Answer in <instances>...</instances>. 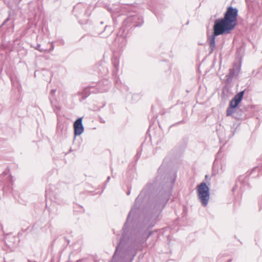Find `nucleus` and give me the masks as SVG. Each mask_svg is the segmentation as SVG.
Segmentation results:
<instances>
[{
	"label": "nucleus",
	"instance_id": "obj_21",
	"mask_svg": "<svg viewBox=\"0 0 262 262\" xmlns=\"http://www.w3.org/2000/svg\"><path fill=\"white\" fill-rule=\"evenodd\" d=\"M51 48L50 49H49V50L48 49V51L49 52H50L54 50V45L53 43H51Z\"/></svg>",
	"mask_w": 262,
	"mask_h": 262
},
{
	"label": "nucleus",
	"instance_id": "obj_8",
	"mask_svg": "<svg viewBox=\"0 0 262 262\" xmlns=\"http://www.w3.org/2000/svg\"><path fill=\"white\" fill-rule=\"evenodd\" d=\"M241 68V62L239 61H235L233 64V68L229 69V74L226 76V83H229L232 81L234 76L239 73Z\"/></svg>",
	"mask_w": 262,
	"mask_h": 262
},
{
	"label": "nucleus",
	"instance_id": "obj_37",
	"mask_svg": "<svg viewBox=\"0 0 262 262\" xmlns=\"http://www.w3.org/2000/svg\"><path fill=\"white\" fill-rule=\"evenodd\" d=\"M103 34V32H100V33H99V35H101V34Z\"/></svg>",
	"mask_w": 262,
	"mask_h": 262
},
{
	"label": "nucleus",
	"instance_id": "obj_33",
	"mask_svg": "<svg viewBox=\"0 0 262 262\" xmlns=\"http://www.w3.org/2000/svg\"><path fill=\"white\" fill-rule=\"evenodd\" d=\"M183 123H184V122L183 120H182V121H181L180 122H178V124Z\"/></svg>",
	"mask_w": 262,
	"mask_h": 262
},
{
	"label": "nucleus",
	"instance_id": "obj_4",
	"mask_svg": "<svg viewBox=\"0 0 262 262\" xmlns=\"http://www.w3.org/2000/svg\"><path fill=\"white\" fill-rule=\"evenodd\" d=\"M245 90L237 93L230 101L228 107L226 111V116H232L237 120H242L245 118L246 114L243 108H241L239 104L241 103Z\"/></svg>",
	"mask_w": 262,
	"mask_h": 262
},
{
	"label": "nucleus",
	"instance_id": "obj_23",
	"mask_svg": "<svg viewBox=\"0 0 262 262\" xmlns=\"http://www.w3.org/2000/svg\"><path fill=\"white\" fill-rule=\"evenodd\" d=\"M128 7H129V6H124L123 7H122V8H121V11H123L124 9V10H127V9H128Z\"/></svg>",
	"mask_w": 262,
	"mask_h": 262
},
{
	"label": "nucleus",
	"instance_id": "obj_24",
	"mask_svg": "<svg viewBox=\"0 0 262 262\" xmlns=\"http://www.w3.org/2000/svg\"><path fill=\"white\" fill-rule=\"evenodd\" d=\"M9 20V18H7V19H6L3 22V23L2 24V26L3 25H5L6 23Z\"/></svg>",
	"mask_w": 262,
	"mask_h": 262
},
{
	"label": "nucleus",
	"instance_id": "obj_13",
	"mask_svg": "<svg viewBox=\"0 0 262 262\" xmlns=\"http://www.w3.org/2000/svg\"><path fill=\"white\" fill-rule=\"evenodd\" d=\"M67 127H64L63 125L62 124H57V132L58 134L60 135L64 134L67 131Z\"/></svg>",
	"mask_w": 262,
	"mask_h": 262
},
{
	"label": "nucleus",
	"instance_id": "obj_25",
	"mask_svg": "<svg viewBox=\"0 0 262 262\" xmlns=\"http://www.w3.org/2000/svg\"><path fill=\"white\" fill-rule=\"evenodd\" d=\"M6 183H7V184H5V185H7L8 187H10L12 185V183L11 184H9V183L8 182V180H7V182Z\"/></svg>",
	"mask_w": 262,
	"mask_h": 262
},
{
	"label": "nucleus",
	"instance_id": "obj_22",
	"mask_svg": "<svg viewBox=\"0 0 262 262\" xmlns=\"http://www.w3.org/2000/svg\"><path fill=\"white\" fill-rule=\"evenodd\" d=\"M235 129L234 127V125L231 127V131L232 132V136H233L234 134V132H235Z\"/></svg>",
	"mask_w": 262,
	"mask_h": 262
},
{
	"label": "nucleus",
	"instance_id": "obj_1",
	"mask_svg": "<svg viewBox=\"0 0 262 262\" xmlns=\"http://www.w3.org/2000/svg\"><path fill=\"white\" fill-rule=\"evenodd\" d=\"M135 200L122 228L123 233L110 262H133L137 251L151 235V229L172 194L177 172L162 164Z\"/></svg>",
	"mask_w": 262,
	"mask_h": 262
},
{
	"label": "nucleus",
	"instance_id": "obj_30",
	"mask_svg": "<svg viewBox=\"0 0 262 262\" xmlns=\"http://www.w3.org/2000/svg\"><path fill=\"white\" fill-rule=\"evenodd\" d=\"M85 14L86 15H89L90 14H89L88 10H86L85 12Z\"/></svg>",
	"mask_w": 262,
	"mask_h": 262
},
{
	"label": "nucleus",
	"instance_id": "obj_3",
	"mask_svg": "<svg viewBox=\"0 0 262 262\" xmlns=\"http://www.w3.org/2000/svg\"><path fill=\"white\" fill-rule=\"evenodd\" d=\"M144 23L143 17L135 12L129 13L124 20L122 27L120 28L117 36L126 38L129 31L132 28L141 26Z\"/></svg>",
	"mask_w": 262,
	"mask_h": 262
},
{
	"label": "nucleus",
	"instance_id": "obj_12",
	"mask_svg": "<svg viewBox=\"0 0 262 262\" xmlns=\"http://www.w3.org/2000/svg\"><path fill=\"white\" fill-rule=\"evenodd\" d=\"M55 92H56V90L55 89H52L50 91V94H49V100L50 101V103H51V104L52 105V106L54 112H56V110L59 109V107L56 106V105H54L53 104V100L52 99L54 98V96Z\"/></svg>",
	"mask_w": 262,
	"mask_h": 262
},
{
	"label": "nucleus",
	"instance_id": "obj_15",
	"mask_svg": "<svg viewBox=\"0 0 262 262\" xmlns=\"http://www.w3.org/2000/svg\"><path fill=\"white\" fill-rule=\"evenodd\" d=\"M119 9L120 8H114V7L113 8H111V7L107 8L108 11L112 14V18H113L114 22H115V20H114V18L115 17V13L119 12Z\"/></svg>",
	"mask_w": 262,
	"mask_h": 262
},
{
	"label": "nucleus",
	"instance_id": "obj_36",
	"mask_svg": "<svg viewBox=\"0 0 262 262\" xmlns=\"http://www.w3.org/2000/svg\"><path fill=\"white\" fill-rule=\"evenodd\" d=\"M232 260V259H229L227 262H231Z\"/></svg>",
	"mask_w": 262,
	"mask_h": 262
},
{
	"label": "nucleus",
	"instance_id": "obj_17",
	"mask_svg": "<svg viewBox=\"0 0 262 262\" xmlns=\"http://www.w3.org/2000/svg\"><path fill=\"white\" fill-rule=\"evenodd\" d=\"M85 5L84 4L78 3L73 8V12H76V11L79 10L80 9L83 8L85 7Z\"/></svg>",
	"mask_w": 262,
	"mask_h": 262
},
{
	"label": "nucleus",
	"instance_id": "obj_6",
	"mask_svg": "<svg viewBox=\"0 0 262 262\" xmlns=\"http://www.w3.org/2000/svg\"><path fill=\"white\" fill-rule=\"evenodd\" d=\"M198 197L202 205L206 207L210 199L209 187L204 182H201L196 186Z\"/></svg>",
	"mask_w": 262,
	"mask_h": 262
},
{
	"label": "nucleus",
	"instance_id": "obj_20",
	"mask_svg": "<svg viewBox=\"0 0 262 262\" xmlns=\"http://www.w3.org/2000/svg\"><path fill=\"white\" fill-rule=\"evenodd\" d=\"M11 2H14L17 6L21 0H10Z\"/></svg>",
	"mask_w": 262,
	"mask_h": 262
},
{
	"label": "nucleus",
	"instance_id": "obj_26",
	"mask_svg": "<svg viewBox=\"0 0 262 262\" xmlns=\"http://www.w3.org/2000/svg\"><path fill=\"white\" fill-rule=\"evenodd\" d=\"M130 189H129L126 192V194L127 195H129L130 194Z\"/></svg>",
	"mask_w": 262,
	"mask_h": 262
},
{
	"label": "nucleus",
	"instance_id": "obj_27",
	"mask_svg": "<svg viewBox=\"0 0 262 262\" xmlns=\"http://www.w3.org/2000/svg\"><path fill=\"white\" fill-rule=\"evenodd\" d=\"M110 179H111L110 177V176H108V177L107 178V180H106V181L105 183H108V182H109V181H110Z\"/></svg>",
	"mask_w": 262,
	"mask_h": 262
},
{
	"label": "nucleus",
	"instance_id": "obj_11",
	"mask_svg": "<svg viewBox=\"0 0 262 262\" xmlns=\"http://www.w3.org/2000/svg\"><path fill=\"white\" fill-rule=\"evenodd\" d=\"M260 175H262V163L258 166L254 167L248 176H252V178H256Z\"/></svg>",
	"mask_w": 262,
	"mask_h": 262
},
{
	"label": "nucleus",
	"instance_id": "obj_29",
	"mask_svg": "<svg viewBox=\"0 0 262 262\" xmlns=\"http://www.w3.org/2000/svg\"><path fill=\"white\" fill-rule=\"evenodd\" d=\"M100 122L101 123H105V121H104V120H103L102 119H101V118H100Z\"/></svg>",
	"mask_w": 262,
	"mask_h": 262
},
{
	"label": "nucleus",
	"instance_id": "obj_14",
	"mask_svg": "<svg viewBox=\"0 0 262 262\" xmlns=\"http://www.w3.org/2000/svg\"><path fill=\"white\" fill-rule=\"evenodd\" d=\"M3 175L4 176H7V179H8V182L10 184H11L12 182V177L11 174L10 173V169L9 168H6L3 172Z\"/></svg>",
	"mask_w": 262,
	"mask_h": 262
},
{
	"label": "nucleus",
	"instance_id": "obj_35",
	"mask_svg": "<svg viewBox=\"0 0 262 262\" xmlns=\"http://www.w3.org/2000/svg\"><path fill=\"white\" fill-rule=\"evenodd\" d=\"M28 5H29V9H30V6H31V2L29 3Z\"/></svg>",
	"mask_w": 262,
	"mask_h": 262
},
{
	"label": "nucleus",
	"instance_id": "obj_34",
	"mask_svg": "<svg viewBox=\"0 0 262 262\" xmlns=\"http://www.w3.org/2000/svg\"><path fill=\"white\" fill-rule=\"evenodd\" d=\"M140 155H141V153H139V152H138L137 153V156L138 157H140Z\"/></svg>",
	"mask_w": 262,
	"mask_h": 262
},
{
	"label": "nucleus",
	"instance_id": "obj_32",
	"mask_svg": "<svg viewBox=\"0 0 262 262\" xmlns=\"http://www.w3.org/2000/svg\"><path fill=\"white\" fill-rule=\"evenodd\" d=\"M32 13H33V15H34V16L36 15V12H35V11L34 12H33Z\"/></svg>",
	"mask_w": 262,
	"mask_h": 262
},
{
	"label": "nucleus",
	"instance_id": "obj_19",
	"mask_svg": "<svg viewBox=\"0 0 262 262\" xmlns=\"http://www.w3.org/2000/svg\"><path fill=\"white\" fill-rule=\"evenodd\" d=\"M258 204H259V209L260 210L262 208V195L260 196V198L259 199Z\"/></svg>",
	"mask_w": 262,
	"mask_h": 262
},
{
	"label": "nucleus",
	"instance_id": "obj_28",
	"mask_svg": "<svg viewBox=\"0 0 262 262\" xmlns=\"http://www.w3.org/2000/svg\"><path fill=\"white\" fill-rule=\"evenodd\" d=\"M64 239L65 241H66L68 242V244H69L70 240L66 238V237H64Z\"/></svg>",
	"mask_w": 262,
	"mask_h": 262
},
{
	"label": "nucleus",
	"instance_id": "obj_7",
	"mask_svg": "<svg viewBox=\"0 0 262 262\" xmlns=\"http://www.w3.org/2000/svg\"><path fill=\"white\" fill-rule=\"evenodd\" d=\"M112 62L113 66V70L112 71L113 77L115 78V86L118 89H120L121 91L125 90L126 91H128V88L124 85V84L121 83V82L119 81V79L117 76V73L119 71V60L117 57H114L112 59Z\"/></svg>",
	"mask_w": 262,
	"mask_h": 262
},
{
	"label": "nucleus",
	"instance_id": "obj_16",
	"mask_svg": "<svg viewBox=\"0 0 262 262\" xmlns=\"http://www.w3.org/2000/svg\"><path fill=\"white\" fill-rule=\"evenodd\" d=\"M104 32H106V34H104V35H102V37H106L108 36H109L111 33L112 32V30L111 29V27L109 26H105L104 28Z\"/></svg>",
	"mask_w": 262,
	"mask_h": 262
},
{
	"label": "nucleus",
	"instance_id": "obj_2",
	"mask_svg": "<svg viewBox=\"0 0 262 262\" xmlns=\"http://www.w3.org/2000/svg\"><path fill=\"white\" fill-rule=\"evenodd\" d=\"M238 13V10L237 8L230 6L227 8L223 17L214 20L212 34L207 35L210 54H211L215 48L216 37L230 33L237 25Z\"/></svg>",
	"mask_w": 262,
	"mask_h": 262
},
{
	"label": "nucleus",
	"instance_id": "obj_9",
	"mask_svg": "<svg viewBox=\"0 0 262 262\" xmlns=\"http://www.w3.org/2000/svg\"><path fill=\"white\" fill-rule=\"evenodd\" d=\"M74 136H77L81 135L84 132V126L82 124V117L77 118L73 124Z\"/></svg>",
	"mask_w": 262,
	"mask_h": 262
},
{
	"label": "nucleus",
	"instance_id": "obj_5",
	"mask_svg": "<svg viewBox=\"0 0 262 262\" xmlns=\"http://www.w3.org/2000/svg\"><path fill=\"white\" fill-rule=\"evenodd\" d=\"M102 82H99L98 83H92L89 86L83 88V90L77 92V95L81 97L79 101L81 102L88 97L91 94H96L97 93H103L108 90L110 86L106 84L103 88L101 87Z\"/></svg>",
	"mask_w": 262,
	"mask_h": 262
},
{
	"label": "nucleus",
	"instance_id": "obj_18",
	"mask_svg": "<svg viewBox=\"0 0 262 262\" xmlns=\"http://www.w3.org/2000/svg\"><path fill=\"white\" fill-rule=\"evenodd\" d=\"M34 48L41 53H45L48 51L47 48H41L40 45L39 43H37V45L34 47Z\"/></svg>",
	"mask_w": 262,
	"mask_h": 262
},
{
	"label": "nucleus",
	"instance_id": "obj_10",
	"mask_svg": "<svg viewBox=\"0 0 262 262\" xmlns=\"http://www.w3.org/2000/svg\"><path fill=\"white\" fill-rule=\"evenodd\" d=\"M248 180L247 178V176L243 177V176H240L237 180L236 182V184L235 186L233 187L232 191L234 192L236 188L239 186V184L240 185V188L242 189L243 188L246 187L248 185Z\"/></svg>",
	"mask_w": 262,
	"mask_h": 262
},
{
	"label": "nucleus",
	"instance_id": "obj_31",
	"mask_svg": "<svg viewBox=\"0 0 262 262\" xmlns=\"http://www.w3.org/2000/svg\"><path fill=\"white\" fill-rule=\"evenodd\" d=\"M209 178V176L208 175L205 176V180H207V179Z\"/></svg>",
	"mask_w": 262,
	"mask_h": 262
}]
</instances>
